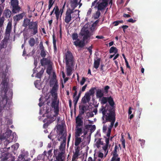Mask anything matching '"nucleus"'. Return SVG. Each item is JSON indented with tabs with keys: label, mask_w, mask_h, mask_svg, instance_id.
<instances>
[{
	"label": "nucleus",
	"mask_w": 161,
	"mask_h": 161,
	"mask_svg": "<svg viewBox=\"0 0 161 161\" xmlns=\"http://www.w3.org/2000/svg\"><path fill=\"white\" fill-rule=\"evenodd\" d=\"M58 85L57 81H56L54 82V84L50 92L52 96L53 97V99L52 100L51 106L52 108L54 110V112L55 114L54 115V117H57L59 113V100L57 101V90H58Z\"/></svg>",
	"instance_id": "f257e3e1"
},
{
	"label": "nucleus",
	"mask_w": 161,
	"mask_h": 161,
	"mask_svg": "<svg viewBox=\"0 0 161 161\" xmlns=\"http://www.w3.org/2000/svg\"><path fill=\"white\" fill-rule=\"evenodd\" d=\"M29 32L31 36L38 33V23L37 21H34L28 27Z\"/></svg>",
	"instance_id": "f03ea898"
},
{
	"label": "nucleus",
	"mask_w": 161,
	"mask_h": 161,
	"mask_svg": "<svg viewBox=\"0 0 161 161\" xmlns=\"http://www.w3.org/2000/svg\"><path fill=\"white\" fill-rule=\"evenodd\" d=\"M107 110L109 112L107 113V115H106V121H115V109H107Z\"/></svg>",
	"instance_id": "7ed1b4c3"
},
{
	"label": "nucleus",
	"mask_w": 161,
	"mask_h": 161,
	"mask_svg": "<svg viewBox=\"0 0 161 161\" xmlns=\"http://www.w3.org/2000/svg\"><path fill=\"white\" fill-rule=\"evenodd\" d=\"M73 56L71 53L68 51L65 53L64 59L66 65L72 64L73 62Z\"/></svg>",
	"instance_id": "20e7f679"
},
{
	"label": "nucleus",
	"mask_w": 161,
	"mask_h": 161,
	"mask_svg": "<svg viewBox=\"0 0 161 161\" xmlns=\"http://www.w3.org/2000/svg\"><path fill=\"white\" fill-rule=\"evenodd\" d=\"M80 34L81 36H83L82 39L85 41L91 37L89 31L84 27L81 29Z\"/></svg>",
	"instance_id": "39448f33"
},
{
	"label": "nucleus",
	"mask_w": 161,
	"mask_h": 161,
	"mask_svg": "<svg viewBox=\"0 0 161 161\" xmlns=\"http://www.w3.org/2000/svg\"><path fill=\"white\" fill-rule=\"evenodd\" d=\"M74 12L72 10H71L69 8H68L65 14L64 19L65 22L68 24L72 20L71 14Z\"/></svg>",
	"instance_id": "423d86ee"
},
{
	"label": "nucleus",
	"mask_w": 161,
	"mask_h": 161,
	"mask_svg": "<svg viewBox=\"0 0 161 161\" xmlns=\"http://www.w3.org/2000/svg\"><path fill=\"white\" fill-rule=\"evenodd\" d=\"M118 147L117 145L115 146L114 150L112 152L113 157L111 158V161H120V158H116L118 157V155L117 153V150Z\"/></svg>",
	"instance_id": "0eeeda50"
},
{
	"label": "nucleus",
	"mask_w": 161,
	"mask_h": 161,
	"mask_svg": "<svg viewBox=\"0 0 161 161\" xmlns=\"http://www.w3.org/2000/svg\"><path fill=\"white\" fill-rule=\"evenodd\" d=\"M73 43L76 47H83L85 45V41L82 39V40H80L79 39H77L73 42Z\"/></svg>",
	"instance_id": "6e6552de"
},
{
	"label": "nucleus",
	"mask_w": 161,
	"mask_h": 161,
	"mask_svg": "<svg viewBox=\"0 0 161 161\" xmlns=\"http://www.w3.org/2000/svg\"><path fill=\"white\" fill-rule=\"evenodd\" d=\"M91 98V96L89 93L86 92L84 97L82 98L81 102L83 104H86L90 102Z\"/></svg>",
	"instance_id": "1a4fd4ad"
},
{
	"label": "nucleus",
	"mask_w": 161,
	"mask_h": 161,
	"mask_svg": "<svg viewBox=\"0 0 161 161\" xmlns=\"http://www.w3.org/2000/svg\"><path fill=\"white\" fill-rule=\"evenodd\" d=\"M12 21H10L8 23L5 32V35L7 36H9L10 35L12 29Z\"/></svg>",
	"instance_id": "9d476101"
},
{
	"label": "nucleus",
	"mask_w": 161,
	"mask_h": 161,
	"mask_svg": "<svg viewBox=\"0 0 161 161\" xmlns=\"http://www.w3.org/2000/svg\"><path fill=\"white\" fill-rule=\"evenodd\" d=\"M8 98L7 96L6 93L2 97V99L0 101V105L1 107H4L7 103Z\"/></svg>",
	"instance_id": "9b49d317"
},
{
	"label": "nucleus",
	"mask_w": 161,
	"mask_h": 161,
	"mask_svg": "<svg viewBox=\"0 0 161 161\" xmlns=\"http://www.w3.org/2000/svg\"><path fill=\"white\" fill-rule=\"evenodd\" d=\"M2 87L4 90L5 93H6L8 90V80L7 79L4 78L3 79L2 82Z\"/></svg>",
	"instance_id": "f8f14e48"
},
{
	"label": "nucleus",
	"mask_w": 161,
	"mask_h": 161,
	"mask_svg": "<svg viewBox=\"0 0 161 161\" xmlns=\"http://www.w3.org/2000/svg\"><path fill=\"white\" fill-rule=\"evenodd\" d=\"M51 61L50 60L47 58H43L41 59L40 63L42 66H45L46 65H50Z\"/></svg>",
	"instance_id": "ddd939ff"
},
{
	"label": "nucleus",
	"mask_w": 161,
	"mask_h": 161,
	"mask_svg": "<svg viewBox=\"0 0 161 161\" xmlns=\"http://www.w3.org/2000/svg\"><path fill=\"white\" fill-rule=\"evenodd\" d=\"M108 102L110 106L109 109H115V107L114 106L115 103L113 98L111 96L108 97Z\"/></svg>",
	"instance_id": "4468645a"
},
{
	"label": "nucleus",
	"mask_w": 161,
	"mask_h": 161,
	"mask_svg": "<svg viewBox=\"0 0 161 161\" xmlns=\"http://www.w3.org/2000/svg\"><path fill=\"white\" fill-rule=\"evenodd\" d=\"M79 147H77L75 149V152L73 155L72 158V161L75 160V159L80 155V154L79 153Z\"/></svg>",
	"instance_id": "2eb2a0df"
},
{
	"label": "nucleus",
	"mask_w": 161,
	"mask_h": 161,
	"mask_svg": "<svg viewBox=\"0 0 161 161\" xmlns=\"http://www.w3.org/2000/svg\"><path fill=\"white\" fill-rule=\"evenodd\" d=\"M34 21H31V20L30 19L28 18H25L24 19L23 26L25 27H27L28 26V28L29 27V26L32 24Z\"/></svg>",
	"instance_id": "dca6fc26"
},
{
	"label": "nucleus",
	"mask_w": 161,
	"mask_h": 161,
	"mask_svg": "<svg viewBox=\"0 0 161 161\" xmlns=\"http://www.w3.org/2000/svg\"><path fill=\"white\" fill-rule=\"evenodd\" d=\"M78 0H71V1L70 6L72 8V9H71L73 11H74V9L78 4ZM81 1V0H80L79 2H80Z\"/></svg>",
	"instance_id": "f3484780"
},
{
	"label": "nucleus",
	"mask_w": 161,
	"mask_h": 161,
	"mask_svg": "<svg viewBox=\"0 0 161 161\" xmlns=\"http://www.w3.org/2000/svg\"><path fill=\"white\" fill-rule=\"evenodd\" d=\"M11 15V12L8 9H5L3 13V16L5 17L6 18H9Z\"/></svg>",
	"instance_id": "a211bd4d"
},
{
	"label": "nucleus",
	"mask_w": 161,
	"mask_h": 161,
	"mask_svg": "<svg viewBox=\"0 0 161 161\" xmlns=\"http://www.w3.org/2000/svg\"><path fill=\"white\" fill-rule=\"evenodd\" d=\"M104 95V92L102 89H98L96 92V96L97 98H101L103 97Z\"/></svg>",
	"instance_id": "6ab92c4d"
},
{
	"label": "nucleus",
	"mask_w": 161,
	"mask_h": 161,
	"mask_svg": "<svg viewBox=\"0 0 161 161\" xmlns=\"http://www.w3.org/2000/svg\"><path fill=\"white\" fill-rule=\"evenodd\" d=\"M76 126H80L83 125V122L82 120V119L79 116H78L75 119Z\"/></svg>",
	"instance_id": "aec40b11"
},
{
	"label": "nucleus",
	"mask_w": 161,
	"mask_h": 161,
	"mask_svg": "<svg viewBox=\"0 0 161 161\" xmlns=\"http://www.w3.org/2000/svg\"><path fill=\"white\" fill-rule=\"evenodd\" d=\"M79 126H76L75 136H80V135L82 134V129L81 128H79Z\"/></svg>",
	"instance_id": "412c9836"
},
{
	"label": "nucleus",
	"mask_w": 161,
	"mask_h": 161,
	"mask_svg": "<svg viewBox=\"0 0 161 161\" xmlns=\"http://www.w3.org/2000/svg\"><path fill=\"white\" fill-rule=\"evenodd\" d=\"M101 61V58H97V59H94L93 67L96 69H97L99 67Z\"/></svg>",
	"instance_id": "4be33fe9"
},
{
	"label": "nucleus",
	"mask_w": 161,
	"mask_h": 161,
	"mask_svg": "<svg viewBox=\"0 0 161 161\" xmlns=\"http://www.w3.org/2000/svg\"><path fill=\"white\" fill-rule=\"evenodd\" d=\"M64 154V153L62 152L58 153V156L56 158V161H63Z\"/></svg>",
	"instance_id": "5701e85b"
},
{
	"label": "nucleus",
	"mask_w": 161,
	"mask_h": 161,
	"mask_svg": "<svg viewBox=\"0 0 161 161\" xmlns=\"http://www.w3.org/2000/svg\"><path fill=\"white\" fill-rule=\"evenodd\" d=\"M23 14H20L14 16L13 17L14 20L16 22L18 21L23 18Z\"/></svg>",
	"instance_id": "b1692460"
},
{
	"label": "nucleus",
	"mask_w": 161,
	"mask_h": 161,
	"mask_svg": "<svg viewBox=\"0 0 161 161\" xmlns=\"http://www.w3.org/2000/svg\"><path fill=\"white\" fill-rule=\"evenodd\" d=\"M12 12L14 14H16L19 12L21 9L20 7L18 5L16 6L12 7Z\"/></svg>",
	"instance_id": "393cba45"
},
{
	"label": "nucleus",
	"mask_w": 161,
	"mask_h": 161,
	"mask_svg": "<svg viewBox=\"0 0 161 161\" xmlns=\"http://www.w3.org/2000/svg\"><path fill=\"white\" fill-rule=\"evenodd\" d=\"M79 136H75V145L76 146H77L81 143L82 141V139Z\"/></svg>",
	"instance_id": "a878e982"
},
{
	"label": "nucleus",
	"mask_w": 161,
	"mask_h": 161,
	"mask_svg": "<svg viewBox=\"0 0 161 161\" xmlns=\"http://www.w3.org/2000/svg\"><path fill=\"white\" fill-rule=\"evenodd\" d=\"M67 75L68 76H70L72 73V68L70 64L66 65Z\"/></svg>",
	"instance_id": "bb28decb"
},
{
	"label": "nucleus",
	"mask_w": 161,
	"mask_h": 161,
	"mask_svg": "<svg viewBox=\"0 0 161 161\" xmlns=\"http://www.w3.org/2000/svg\"><path fill=\"white\" fill-rule=\"evenodd\" d=\"M28 42L30 46L31 47L34 46L36 43L35 40L33 37L31 38Z\"/></svg>",
	"instance_id": "cd10ccee"
},
{
	"label": "nucleus",
	"mask_w": 161,
	"mask_h": 161,
	"mask_svg": "<svg viewBox=\"0 0 161 161\" xmlns=\"http://www.w3.org/2000/svg\"><path fill=\"white\" fill-rule=\"evenodd\" d=\"M44 71V69L42 68L41 70L38 73H36V77L38 78L41 79Z\"/></svg>",
	"instance_id": "c85d7f7f"
},
{
	"label": "nucleus",
	"mask_w": 161,
	"mask_h": 161,
	"mask_svg": "<svg viewBox=\"0 0 161 161\" xmlns=\"http://www.w3.org/2000/svg\"><path fill=\"white\" fill-rule=\"evenodd\" d=\"M109 52L110 53H114V54H116L118 52V49L114 47H112L110 49Z\"/></svg>",
	"instance_id": "c756f323"
},
{
	"label": "nucleus",
	"mask_w": 161,
	"mask_h": 161,
	"mask_svg": "<svg viewBox=\"0 0 161 161\" xmlns=\"http://www.w3.org/2000/svg\"><path fill=\"white\" fill-rule=\"evenodd\" d=\"M11 3V7L12 6V7L19 5V2L18 0H12Z\"/></svg>",
	"instance_id": "7c9ffc66"
},
{
	"label": "nucleus",
	"mask_w": 161,
	"mask_h": 161,
	"mask_svg": "<svg viewBox=\"0 0 161 161\" xmlns=\"http://www.w3.org/2000/svg\"><path fill=\"white\" fill-rule=\"evenodd\" d=\"M100 102L101 104H104L108 102V97H102Z\"/></svg>",
	"instance_id": "2f4dec72"
},
{
	"label": "nucleus",
	"mask_w": 161,
	"mask_h": 161,
	"mask_svg": "<svg viewBox=\"0 0 161 161\" xmlns=\"http://www.w3.org/2000/svg\"><path fill=\"white\" fill-rule=\"evenodd\" d=\"M96 89V87H92L89 90V92H87L86 93H88L89 95L91 96V95L93 96L95 93V91Z\"/></svg>",
	"instance_id": "473e14b6"
},
{
	"label": "nucleus",
	"mask_w": 161,
	"mask_h": 161,
	"mask_svg": "<svg viewBox=\"0 0 161 161\" xmlns=\"http://www.w3.org/2000/svg\"><path fill=\"white\" fill-rule=\"evenodd\" d=\"M99 111L100 112H102L103 115V117H104V116L105 115L107 112V110L106 109V107L102 106L101 108L100 109Z\"/></svg>",
	"instance_id": "72a5a7b5"
},
{
	"label": "nucleus",
	"mask_w": 161,
	"mask_h": 161,
	"mask_svg": "<svg viewBox=\"0 0 161 161\" xmlns=\"http://www.w3.org/2000/svg\"><path fill=\"white\" fill-rule=\"evenodd\" d=\"M121 141L122 142V144L123 146V148H125V139L124 138V135L122 134H121Z\"/></svg>",
	"instance_id": "f704fd0d"
},
{
	"label": "nucleus",
	"mask_w": 161,
	"mask_h": 161,
	"mask_svg": "<svg viewBox=\"0 0 161 161\" xmlns=\"http://www.w3.org/2000/svg\"><path fill=\"white\" fill-rule=\"evenodd\" d=\"M54 13L55 14L56 16H59L60 12H59L58 7L56 5L54 7Z\"/></svg>",
	"instance_id": "c9c22d12"
},
{
	"label": "nucleus",
	"mask_w": 161,
	"mask_h": 161,
	"mask_svg": "<svg viewBox=\"0 0 161 161\" xmlns=\"http://www.w3.org/2000/svg\"><path fill=\"white\" fill-rule=\"evenodd\" d=\"M86 108V107L85 106H81L80 109L79 111V114L80 115L83 114L85 112V110Z\"/></svg>",
	"instance_id": "e433bc0d"
},
{
	"label": "nucleus",
	"mask_w": 161,
	"mask_h": 161,
	"mask_svg": "<svg viewBox=\"0 0 161 161\" xmlns=\"http://www.w3.org/2000/svg\"><path fill=\"white\" fill-rule=\"evenodd\" d=\"M52 70V66L51 65H48L47 69L46 72L48 75H50L51 73Z\"/></svg>",
	"instance_id": "4c0bfd02"
},
{
	"label": "nucleus",
	"mask_w": 161,
	"mask_h": 161,
	"mask_svg": "<svg viewBox=\"0 0 161 161\" xmlns=\"http://www.w3.org/2000/svg\"><path fill=\"white\" fill-rule=\"evenodd\" d=\"M124 22L123 20H118L114 21L113 22V24L114 25V26H116L119 23H122Z\"/></svg>",
	"instance_id": "58836bf2"
},
{
	"label": "nucleus",
	"mask_w": 161,
	"mask_h": 161,
	"mask_svg": "<svg viewBox=\"0 0 161 161\" xmlns=\"http://www.w3.org/2000/svg\"><path fill=\"white\" fill-rule=\"evenodd\" d=\"M40 80H36L34 82V85L38 89L40 88V86L39 84Z\"/></svg>",
	"instance_id": "ea45409f"
},
{
	"label": "nucleus",
	"mask_w": 161,
	"mask_h": 161,
	"mask_svg": "<svg viewBox=\"0 0 161 161\" xmlns=\"http://www.w3.org/2000/svg\"><path fill=\"white\" fill-rule=\"evenodd\" d=\"M79 98L77 96H75V98H73V102L74 103V108H75L76 105L79 99Z\"/></svg>",
	"instance_id": "a19ab883"
},
{
	"label": "nucleus",
	"mask_w": 161,
	"mask_h": 161,
	"mask_svg": "<svg viewBox=\"0 0 161 161\" xmlns=\"http://www.w3.org/2000/svg\"><path fill=\"white\" fill-rule=\"evenodd\" d=\"M4 20V16H2L0 18V28H1L3 26Z\"/></svg>",
	"instance_id": "79ce46f5"
},
{
	"label": "nucleus",
	"mask_w": 161,
	"mask_h": 161,
	"mask_svg": "<svg viewBox=\"0 0 161 161\" xmlns=\"http://www.w3.org/2000/svg\"><path fill=\"white\" fill-rule=\"evenodd\" d=\"M78 35L77 33H73L72 34V37L73 40H74L78 39Z\"/></svg>",
	"instance_id": "37998d69"
},
{
	"label": "nucleus",
	"mask_w": 161,
	"mask_h": 161,
	"mask_svg": "<svg viewBox=\"0 0 161 161\" xmlns=\"http://www.w3.org/2000/svg\"><path fill=\"white\" fill-rule=\"evenodd\" d=\"M54 1H53V0H49V5L48 6V10H50L51 7H52L53 5L54 4Z\"/></svg>",
	"instance_id": "c03bdc74"
},
{
	"label": "nucleus",
	"mask_w": 161,
	"mask_h": 161,
	"mask_svg": "<svg viewBox=\"0 0 161 161\" xmlns=\"http://www.w3.org/2000/svg\"><path fill=\"white\" fill-rule=\"evenodd\" d=\"M12 131L11 130L7 131L6 133V137L8 138L11 136Z\"/></svg>",
	"instance_id": "a18cd8bd"
},
{
	"label": "nucleus",
	"mask_w": 161,
	"mask_h": 161,
	"mask_svg": "<svg viewBox=\"0 0 161 161\" xmlns=\"http://www.w3.org/2000/svg\"><path fill=\"white\" fill-rule=\"evenodd\" d=\"M40 55L42 57L44 58L45 57L46 54V51L44 50H41L40 53Z\"/></svg>",
	"instance_id": "49530a36"
},
{
	"label": "nucleus",
	"mask_w": 161,
	"mask_h": 161,
	"mask_svg": "<svg viewBox=\"0 0 161 161\" xmlns=\"http://www.w3.org/2000/svg\"><path fill=\"white\" fill-rule=\"evenodd\" d=\"M110 89V87L108 86H105L104 87L103 92L105 94H107L108 92V90Z\"/></svg>",
	"instance_id": "de8ad7c7"
},
{
	"label": "nucleus",
	"mask_w": 161,
	"mask_h": 161,
	"mask_svg": "<svg viewBox=\"0 0 161 161\" xmlns=\"http://www.w3.org/2000/svg\"><path fill=\"white\" fill-rule=\"evenodd\" d=\"M19 146V144L18 143H16L14 145L12 146V148H13L14 150L17 149Z\"/></svg>",
	"instance_id": "09e8293b"
},
{
	"label": "nucleus",
	"mask_w": 161,
	"mask_h": 161,
	"mask_svg": "<svg viewBox=\"0 0 161 161\" xmlns=\"http://www.w3.org/2000/svg\"><path fill=\"white\" fill-rule=\"evenodd\" d=\"M93 48V46L92 45H91L89 47L87 48L86 47V48L88 50V51L89 53H90V55H92V49Z\"/></svg>",
	"instance_id": "8fccbe9b"
},
{
	"label": "nucleus",
	"mask_w": 161,
	"mask_h": 161,
	"mask_svg": "<svg viewBox=\"0 0 161 161\" xmlns=\"http://www.w3.org/2000/svg\"><path fill=\"white\" fill-rule=\"evenodd\" d=\"M101 13L100 12L99 10H97V11L96 12L95 15V17L96 19H98L100 16Z\"/></svg>",
	"instance_id": "3c124183"
},
{
	"label": "nucleus",
	"mask_w": 161,
	"mask_h": 161,
	"mask_svg": "<svg viewBox=\"0 0 161 161\" xmlns=\"http://www.w3.org/2000/svg\"><path fill=\"white\" fill-rule=\"evenodd\" d=\"M9 155V153H6L4 154V157L3 158L4 160H7L8 158V155Z\"/></svg>",
	"instance_id": "603ef678"
},
{
	"label": "nucleus",
	"mask_w": 161,
	"mask_h": 161,
	"mask_svg": "<svg viewBox=\"0 0 161 161\" xmlns=\"http://www.w3.org/2000/svg\"><path fill=\"white\" fill-rule=\"evenodd\" d=\"M86 81V80L85 78L84 77H83L82 79V80H81L80 82V85L81 86L83 85L85 81Z\"/></svg>",
	"instance_id": "864d4df0"
},
{
	"label": "nucleus",
	"mask_w": 161,
	"mask_h": 161,
	"mask_svg": "<svg viewBox=\"0 0 161 161\" xmlns=\"http://www.w3.org/2000/svg\"><path fill=\"white\" fill-rule=\"evenodd\" d=\"M108 145H105L104 146H103V150L106 152V151H107V153L106 154H107V153L108 152Z\"/></svg>",
	"instance_id": "5fc2aeb1"
},
{
	"label": "nucleus",
	"mask_w": 161,
	"mask_h": 161,
	"mask_svg": "<svg viewBox=\"0 0 161 161\" xmlns=\"http://www.w3.org/2000/svg\"><path fill=\"white\" fill-rule=\"evenodd\" d=\"M56 75L55 73L54 72H53V81L54 82H55L56 81H57L56 80Z\"/></svg>",
	"instance_id": "6e6d98bb"
},
{
	"label": "nucleus",
	"mask_w": 161,
	"mask_h": 161,
	"mask_svg": "<svg viewBox=\"0 0 161 161\" xmlns=\"http://www.w3.org/2000/svg\"><path fill=\"white\" fill-rule=\"evenodd\" d=\"M111 123V124L108 127V129H110L111 130L112 128H113L114 125V122L115 121H110Z\"/></svg>",
	"instance_id": "4d7b16f0"
},
{
	"label": "nucleus",
	"mask_w": 161,
	"mask_h": 161,
	"mask_svg": "<svg viewBox=\"0 0 161 161\" xmlns=\"http://www.w3.org/2000/svg\"><path fill=\"white\" fill-rule=\"evenodd\" d=\"M97 0H95L92 3V6H94L95 8H96L97 4L98 3H97Z\"/></svg>",
	"instance_id": "13d9d810"
},
{
	"label": "nucleus",
	"mask_w": 161,
	"mask_h": 161,
	"mask_svg": "<svg viewBox=\"0 0 161 161\" xmlns=\"http://www.w3.org/2000/svg\"><path fill=\"white\" fill-rule=\"evenodd\" d=\"M66 138L65 137H64V139L62 142V143L61 144L60 147L62 146L63 145H65V144H66Z\"/></svg>",
	"instance_id": "bf43d9fd"
},
{
	"label": "nucleus",
	"mask_w": 161,
	"mask_h": 161,
	"mask_svg": "<svg viewBox=\"0 0 161 161\" xmlns=\"http://www.w3.org/2000/svg\"><path fill=\"white\" fill-rule=\"evenodd\" d=\"M53 46L56 45V40L55 39V36L54 35H53Z\"/></svg>",
	"instance_id": "052dcab7"
},
{
	"label": "nucleus",
	"mask_w": 161,
	"mask_h": 161,
	"mask_svg": "<svg viewBox=\"0 0 161 161\" xmlns=\"http://www.w3.org/2000/svg\"><path fill=\"white\" fill-rule=\"evenodd\" d=\"M139 141L140 142V144L142 146L144 144L145 142V140L143 139H140L139 140Z\"/></svg>",
	"instance_id": "680f3d73"
},
{
	"label": "nucleus",
	"mask_w": 161,
	"mask_h": 161,
	"mask_svg": "<svg viewBox=\"0 0 161 161\" xmlns=\"http://www.w3.org/2000/svg\"><path fill=\"white\" fill-rule=\"evenodd\" d=\"M87 84H85L84 86H83L82 87L81 90H80V91H81V92H83L85 90L86 87H87Z\"/></svg>",
	"instance_id": "e2e57ef3"
},
{
	"label": "nucleus",
	"mask_w": 161,
	"mask_h": 161,
	"mask_svg": "<svg viewBox=\"0 0 161 161\" xmlns=\"http://www.w3.org/2000/svg\"><path fill=\"white\" fill-rule=\"evenodd\" d=\"M111 130L110 129H108L107 134V136L108 137V138H109V137L110 136V133L111 132Z\"/></svg>",
	"instance_id": "0e129e2a"
},
{
	"label": "nucleus",
	"mask_w": 161,
	"mask_h": 161,
	"mask_svg": "<svg viewBox=\"0 0 161 161\" xmlns=\"http://www.w3.org/2000/svg\"><path fill=\"white\" fill-rule=\"evenodd\" d=\"M136 21V20H133L132 19L130 18L127 20V22L130 23H134Z\"/></svg>",
	"instance_id": "69168bd1"
},
{
	"label": "nucleus",
	"mask_w": 161,
	"mask_h": 161,
	"mask_svg": "<svg viewBox=\"0 0 161 161\" xmlns=\"http://www.w3.org/2000/svg\"><path fill=\"white\" fill-rule=\"evenodd\" d=\"M107 130V127L106 126L103 125V132H105Z\"/></svg>",
	"instance_id": "338daca9"
},
{
	"label": "nucleus",
	"mask_w": 161,
	"mask_h": 161,
	"mask_svg": "<svg viewBox=\"0 0 161 161\" xmlns=\"http://www.w3.org/2000/svg\"><path fill=\"white\" fill-rule=\"evenodd\" d=\"M91 129H90L91 131H94L95 129H96V126L95 125H92V126H91Z\"/></svg>",
	"instance_id": "774afa93"
}]
</instances>
